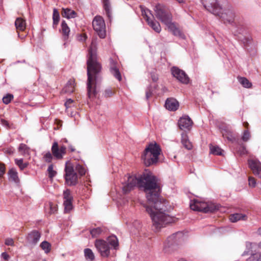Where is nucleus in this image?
I'll use <instances>...</instances> for the list:
<instances>
[{"instance_id":"obj_6","label":"nucleus","mask_w":261,"mask_h":261,"mask_svg":"<svg viewBox=\"0 0 261 261\" xmlns=\"http://www.w3.org/2000/svg\"><path fill=\"white\" fill-rule=\"evenodd\" d=\"M190 208L193 211L207 213L214 212L218 210L219 206L215 204H208L198 200H194L190 204Z\"/></svg>"},{"instance_id":"obj_20","label":"nucleus","mask_w":261,"mask_h":261,"mask_svg":"<svg viewBox=\"0 0 261 261\" xmlns=\"http://www.w3.org/2000/svg\"><path fill=\"white\" fill-rule=\"evenodd\" d=\"M166 25H167L169 30L174 36L182 37V34L176 23L172 22V21H170Z\"/></svg>"},{"instance_id":"obj_2","label":"nucleus","mask_w":261,"mask_h":261,"mask_svg":"<svg viewBox=\"0 0 261 261\" xmlns=\"http://www.w3.org/2000/svg\"><path fill=\"white\" fill-rule=\"evenodd\" d=\"M96 51V42L93 39L88 50L87 61V93L89 98H93L96 95V81L101 71V64L97 61Z\"/></svg>"},{"instance_id":"obj_41","label":"nucleus","mask_w":261,"mask_h":261,"mask_svg":"<svg viewBox=\"0 0 261 261\" xmlns=\"http://www.w3.org/2000/svg\"><path fill=\"white\" fill-rule=\"evenodd\" d=\"M115 93V90H113L111 88H108L105 90L103 94L105 97L109 98L111 97L113 95H114Z\"/></svg>"},{"instance_id":"obj_12","label":"nucleus","mask_w":261,"mask_h":261,"mask_svg":"<svg viewBox=\"0 0 261 261\" xmlns=\"http://www.w3.org/2000/svg\"><path fill=\"white\" fill-rule=\"evenodd\" d=\"M95 246L101 255L103 257H107L110 254V247L108 243L102 240H96Z\"/></svg>"},{"instance_id":"obj_63","label":"nucleus","mask_w":261,"mask_h":261,"mask_svg":"<svg viewBox=\"0 0 261 261\" xmlns=\"http://www.w3.org/2000/svg\"><path fill=\"white\" fill-rule=\"evenodd\" d=\"M257 246L258 248L260 250H261V241H260V242H258V243H257Z\"/></svg>"},{"instance_id":"obj_29","label":"nucleus","mask_w":261,"mask_h":261,"mask_svg":"<svg viewBox=\"0 0 261 261\" xmlns=\"http://www.w3.org/2000/svg\"><path fill=\"white\" fill-rule=\"evenodd\" d=\"M222 136L228 140L232 141L234 139V136L232 131L227 129H224L222 130Z\"/></svg>"},{"instance_id":"obj_5","label":"nucleus","mask_w":261,"mask_h":261,"mask_svg":"<svg viewBox=\"0 0 261 261\" xmlns=\"http://www.w3.org/2000/svg\"><path fill=\"white\" fill-rule=\"evenodd\" d=\"M154 11L156 17L165 25L170 21H172V14L165 6L158 4L155 6Z\"/></svg>"},{"instance_id":"obj_59","label":"nucleus","mask_w":261,"mask_h":261,"mask_svg":"<svg viewBox=\"0 0 261 261\" xmlns=\"http://www.w3.org/2000/svg\"><path fill=\"white\" fill-rule=\"evenodd\" d=\"M256 233L258 236H259L260 237H261V227H259L257 231H256Z\"/></svg>"},{"instance_id":"obj_54","label":"nucleus","mask_w":261,"mask_h":261,"mask_svg":"<svg viewBox=\"0 0 261 261\" xmlns=\"http://www.w3.org/2000/svg\"><path fill=\"white\" fill-rule=\"evenodd\" d=\"M252 41V38L250 37H245L243 40V43L246 46L249 45Z\"/></svg>"},{"instance_id":"obj_17","label":"nucleus","mask_w":261,"mask_h":261,"mask_svg":"<svg viewBox=\"0 0 261 261\" xmlns=\"http://www.w3.org/2000/svg\"><path fill=\"white\" fill-rule=\"evenodd\" d=\"M70 163L73 166L74 171L76 174L77 173L79 176H83L85 174L86 169L82 163L77 161L70 162Z\"/></svg>"},{"instance_id":"obj_51","label":"nucleus","mask_w":261,"mask_h":261,"mask_svg":"<svg viewBox=\"0 0 261 261\" xmlns=\"http://www.w3.org/2000/svg\"><path fill=\"white\" fill-rule=\"evenodd\" d=\"M237 151L240 155H243L247 153V150L244 146H241Z\"/></svg>"},{"instance_id":"obj_7","label":"nucleus","mask_w":261,"mask_h":261,"mask_svg":"<svg viewBox=\"0 0 261 261\" xmlns=\"http://www.w3.org/2000/svg\"><path fill=\"white\" fill-rule=\"evenodd\" d=\"M65 172V178L66 184L70 186L75 185L77 183L78 176L70 162L66 163Z\"/></svg>"},{"instance_id":"obj_52","label":"nucleus","mask_w":261,"mask_h":261,"mask_svg":"<svg viewBox=\"0 0 261 261\" xmlns=\"http://www.w3.org/2000/svg\"><path fill=\"white\" fill-rule=\"evenodd\" d=\"M5 166L3 163H0V177H3V175L5 173Z\"/></svg>"},{"instance_id":"obj_4","label":"nucleus","mask_w":261,"mask_h":261,"mask_svg":"<svg viewBox=\"0 0 261 261\" xmlns=\"http://www.w3.org/2000/svg\"><path fill=\"white\" fill-rule=\"evenodd\" d=\"M161 152L160 146L155 142H151L146 147L142 154L141 159L144 165L149 167L158 163Z\"/></svg>"},{"instance_id":"obj_48","label":"nucleus","mask_w":261,"mask_h":261,"mask_svg":"<svg viewBox=\"0 0 261 261\" xmlns=\"http://www.w3.org/2000/svg\"><path fill=\"white\" fill-rule=\"evenodd\" d=\"M253 260L261 261V252L251 253Z\"/></svg>"},{"instance_id":"obj_24","label":"nucleus","mask_w":261,"mask_h":261,"mask_svg":"<svg viewBox=\"0 0 261 261\" xmlns=\"http://www.w3.org/2000/svg\"><path fill=\"white\" fill-rule=\"evenodd\" d=\"M181 143L183 146L187 149L190 150L192 148V144L189 141L187 133L183 132L181 134Z\"/></svg>"},{"instance_id":"obj_46","label":"nucleus","mask_w":261,"mask_h":261,"mask_svg":"<svg viewBox=\"0 0 261 261\" xmlns=\"http://www.w3.org/2000/svg\"><path fill=\"white\" fill-rule=\"evenodd\" d=\"M13 98V95L12 94H8L3 98V102L7 105L10 102Z\"/></svg>"},{"instance_id":"obj_33","label":"nucleus","mask_w":261,"mask_h":261,"mask_svg":"<svg viewBox=\"0 0 261 261\" xmlns=\"http://www.w3.org/2000/svg\"><path fill=\"white\" fill-rule=\"evenodd\" d=\"M108 243L111 245L114 249H116L118 246V241L115 236H110L108 238Z\"/></svg>"},{"instance_id":"obj_8","label":"nucleus","mask_w":261,"mask_h":261,"mask_svg":"<svg viewBox=\"0 0 261 261\" xmlns=\"http://www.w3.org/2000/svg\"><path fill=\"white\" fill-rule=\"evenodd\" d=\"M92 25L94 31L101 38H105L106 36L105 22L101 16H95L92 21Z\"/></svg>"},{"instance_id":"obj_49","label":"nucleus","mask_w":261,"mask_h":261,"mask_svg":"<svg viewBox=\"0 0 261 261\" xmlns=\"http://www.w3.org/2000/svg\"><path fill=\"white\" fill-rule=\"evenodd\" d=\"M49 207L50 214H54L55 212L57 211L58 206L57 204H54L51 202H49Z\"/></svg>"},{"instance_id":"obj_50","label":"nucleus","mask_w":261,"mask_h":261,"mask_svg":"<svg viewBox=\"0 0 261 261\" xmlns=\"http://www.w3.org/2000/svg\"><path fill=\"white\" fill-rule=\"evenodd\" d=\"M249 185L252 187H255L256 185V180L253 177H249L248 178Z\"/></svg>"},{"instance_id":"obj_60","label":"nucleus","mask_w":261,"mask_h":261,"mask_svg":"<svg viewBox=\"0 0 261 261\" xmlns=\"http://www.w3.org/2000/svg\"><path fill=\"white\" fill-rule=\"evenodd\" d=\"M243 126L246 128V129H248L249 124L247 122H244L243 123Z\"/></svg>"},{"instance_id":"obj_45","label":"nucleus","mask_w":261,"mask_h":261,"mask_svg":"<svg viewBox=\"0 0 261 261\" xmlns=\"http://www.w3.org/2000/svg\"><path fill=\"white\" fill-rule=\"evenodd\" d=\"M251 137L250 133L248 129H246L244 131L242 139L244 142H247L249 140Z\"/></svg>"},{"instance_id":"obj_47","label":"nucleus","mask_w":261,"mask_h":261,"mask_svg":"<svg viewBox=\"0 0 261 261\" xmlns=\"http://www.w3.org/2000/svg\"><path fill=\"white\" fill-rule=\"evenodd\" d=\"M75 103L74 101L71 99H68L65 102V107H66V109H68V108H71L72 107L74 106V103Z\"/></svg>"},{"instance_id":"obj_62","label":"nucleus","mask_w":261,"mask_h":261,"mask_svg":"<svg viewBox=\"0 0 261 261\" xmlns=\"http://www.w3.org/2000/svg\"><path fill=\"white\" fill-rule=\"evenodd\" d=\"M6 152L9 154H12L13 153V151H12L11 149H8L6 150Z\"/></svg>"},{"instance_id":"obj_32","label":"nucleus","mask_w":261,"mask_h":261,"mask_svg":"<svg viewBox=\"0 0 261 261\" xmlns=\"http://www.w3.org/2000/svg\"><path fill=\"white\" fill-rule=\"evenodd\" d=\"M238 81L240 84L245 88H250L252 87V84L249 81L244 77H238Z\"/></svg>"},{"instance_id":"obj_61","label":"nucleus","mask_w":261,"mask_h":261,"mask_svg":"<svg viewBox=\"0 0 261 261\" xmlns=\"http://www.w3.org/2000/svg\"><path fill=\"white\" fill-rule=\"evenodd\" d=\"M151 77L152 81L154 82H156L158 80V77L155 75H152Z\"/></svg>"},{"instance_id":"obj_58","label":"nucleus","mask_w":261,"mask_h":261,"mask_svg":"<svg viewBox=\"0 0 261 261\" xmlns=\"http://www.w3.org/2000/svg\"><path fill=\"white\" fill-rule=\"evenodd\" d=\"M87 39V36L86 35V34H83V35H82L81 36V39L80 40H82V41H85Z\"/></svg>"},{"instance_id":"obj_55","label":"nucleus","mask_w":261,"mask_h":261,"mask_svg":"<svg viewBox=\"0 0 261 261\" xmlns=\"http://www.w3.org/2000/svg\"><path fill=\"white\" fill-rule=\"evenodd\" d=\"M1 124L3 126H5L6 128H11V126L8 121H7L4 119H1Z\"/></svg>"},{"instance_id":"obj_14","label":"nucleus","mask_w":261,"mask_h":261,"mask_svg":"<svg viewBox=\"0 0 261 261\" xmlns=\"http://www.w3.org/2000/svg\"><path fill=\"white\" fill-rule=\"evenodd\" d=\"M141 180V175L139 177L135 176H130L128 177L127 184L123 187V191L126 193L131 191L134 187L138 186L140 188V180Z\"/></svg>"},{"instance_id":"obj_25","label":"nucleus","mask_w":261,"mask_h":261,"mask_svg":"<svg viewBox=\"0 0 261 261\" xmlns=\"http://www.w3.org/2000/svg\"><path fill=\"white\" fill-rule=\"evenodd\" d=\"M9 179L10 181H14L15 183L19 182L18 176V173L15 169L12 168L8 171Z\"/></svg>"},{"instance_id":"obj_38","label":"nucleus","mask_w":261,"mask_h":261,"mask_svg":"<svg viewBox=\"0 0 261 261\" xmlns=\"http://www.w3.org/2000/svg\"><path fill=\"white\" fill-rule=\"evenodd\" d=\"M72 200L64 201V211L65 213L69 212L72 208Z\"/></svg>"},{"instance_id":"obj_23","label":"nucleus","mask_w":261,"mask_h":261,"mask_svg":"<svg viewBox=\"0 0 261 261\" xmlns=\"http://www.w3.org/2000/svg\"><path fill=\"white\" fill-rule=\"evenodd\" d=\"M247 219V216L245 214L236 213L231 214L229 216V220L233 223L236 222L240 220H245Z\"/></svg>"},{"instance_id":"obj_37","label":"nucleus","mask_w":261,"mask_h":261,"mask_svg":"<svg viewBox=\"0 0 261 261\" xmlns=\"http://www.w3.org/2000/svg\"><path fill=\"white\" fill-rule=\"evenodd\" d=\"M15 163L19 167L21 170H23L28 166V163H23L22 159H15Z\"/></svg>"},{"instance_id":"obj_35","label":"nucleus","mask_w":261,"mask_h":261,"mask_svg":"<svg viewBox=\"0 0 261 261\" xmlns=\"http://www.w3.org/2000/svg\"><path fill=\"white\" fill-rule=\"evenodd\" d=\"M85 256L87 259L92 261L94 259L95 256L92 250L89 248H86L84 250Z\"/></svg>"},{"instance_id":"obj_57","label":"nucleus","mask_w":261,"mask_h":261,"mask_svg":"<svg viewBox=\"0 0 261 261\" xmlns=\"http://www.w3.org/2000/svg\"><path fill=\"white\" fill-rule=\"evenodd\" d=\"M2 257L5 260L8 261L10 258V256L6 252H3L2 253Z\"/></svg>"},{"instance_id":"obj_27","label":"nucleus","mask_w":261,"mask_h":261,"mask_svg":"<svg viewBox=\"0 0 261 261\" xmlns=\"http://www.w3.org/2000/svg\"><path fill=\"white\" fill-rule=\"evenodd\" d=\"M61 33L65 39L68 38L70 29L66 23L65 21H62L61 23Z\"/></svg>"},{"instance_id":"obj_10","label":"nucleus","mask_w":261,"mask_h":261,"mask_svg":"<svg viewBox=\"0 0 261 261\" xmlns=\"http://www.w3.org/2000/svg\"><path fill=\"white\" fill-rule=\"evenodd\" d=\"M110 70L113 76L119 81L122 80L121 75L118 68V58L115 56L110 58Z\"/></svg>"},{"instance_id":"obj_64","label":"nucleus","mask_w":261,"mask_h":261,"mask_svg":"<svg viewBox=\"0 0 261 261\" xmlns=\"http://www.w3.org/2000/svg\"><path fill=\"white\" fill-rule=\"evenodd\" d=\"M69 149H70V150H71V152H73L75 150V148L73 147H72V146H70L69 147Z\"/></svg>"},{"instance_id":"obj_43","label":"nucleus","mask_w":261,"mask_h":261,"mask_svg":"<svg viewBox=\"0 0 261 261\" xmlns=\"http://www.w3.org/2000/svg\"><path fill=\"white\" fill-rule=\"evenodd\" d=\"M53 155L49 151L45 153L43 155V160L45 162L50 163L53 158Z\"/></svg>"},{"instance_id":"obj_1","label":"nucleus","mask_w":261,"mask_h":261,"mask_svg":"<svg viewBox=\"0 0 261 261\" xmlns=\"http://www.w3.org/2000/svg\"><path fill=\"white\" fill-rule=\"evenodd\" d=\"M140 182V188L143 189L148 202V204L145 205L146 211L150 215L155 227L161 228L170 222L171 218L164 213L166 201L160 197V180L150 171L146 170L141 175Z\"/></svg>"},{"instance_id":"obj_21","label":"nucleus","mask_w":261,"mask_h":261,"mask_svg":"<svg viewBox=\"0 0 261 261\" xmlns=\"http://www.w3.org/2000/svg\"><path fill=\"white\" fill-rule=\"evenodd\" d=\"M75 80L73 79H70L63 88L62 92L63 93H71L73 92L75 90Z\"/></svg>"},{"instance_id":"obj_34","label":"nucleus","mask_w":261,"mask_h":261,"mask_svg":"<svg viewBox=\"0 0 261 261\" xmlns=\"http://www.w3.org/2000/svg\"><path fill=\"white\" fill-rule=\"evenodd\" d=\"M53 27L56 28L60 20L59 13L56 9H54L53 10Z\"/></svg>"},{"instance_id":"obj_9","label":"nucleus","mask_w":261,"mask_h":261,"mask_svg":"<svg viewBox=\"0 0 261 261\" xmlns=\"http://www.w3.org/2000/svg\"><path fill=\"white\" fill-rule=\"evenodd\" d=\"M142 15L147 22L148 25L156 32L160 33L161 27L159 22L154 20V17L150 10L147 9L142 11Z\"/></svg>"},{"instance_id":"obj_44","label":"nucleus","mask_w":261,"mask_h":261,"mask_svg":"<svg viewBox=\"0 0 261 261\" xmlns=\"http://www.w3.org/2000/svg\"><path fill=\"white\" fill-rule=\"evenodd\" d=\"M53 165H50L48 167V169H47V172H48V177L50 178H52L53 177H54L56 174H57V172L56 171H55L53 169Z\"/></svg>"},{"instance_id":"obj_36","label":"nucleus","mask_w":261,"mask_h":261,"mask_svg":"<svg viewBox=\"0 0 261 261\" xmlns=\"http://www.w3.org/2000/svg\"><path fill=\"white\" fill-rule=\"evenodd\" d=\"M40 247L46 253H48L51 250V245L47 241L42 242L40 245Z\"/></svg>"},{"instance_id":"obj_15","label":"nucleus","mask_w":261,"mask_h":261,"mask_svg":"<svg viewBox=\"0 0 261 261\" xmlns=\"http://www.w3.org/2000/svg\"><path fill=\"white\" fill-rule=\"evenodd\" d=\"M248 163L254 175L261 179V163L257 160L250 159Z\"/></svg>"},{"instance_id":"obj_28","label":"nucleus","mask_w":261,"mask_h":261,"mask_svg":"<svg viewBox=\"0 0 261 261\" xmlns=\"http://www.w3.org/2000/svg\"><path fill=\"white\" fill-rule=\"evenodd\" d=\"M210 152L214 155H222L223 150L217 145H211L210 146Z\"/></svg>"},{"instance_id":"obj_18","label":"nucleus","mask_w":261,"mask_h":261,"mask_svg":"<svg viewBox=\"0 0 261 261\" xmlns=\"http://www.w3.org/2000/svg\"><path fill=\"white\" fill-rule=\"evenodd\" d=\"M40 237V233L36 230H34L28 234L27 239L29 243L35 245L39 241Z\"/></svg>"},{"instance_id":"obj_56","label":"nucleus","mask_w":261,"mask_h":261,"mask_svg":"<svg viewBox=\"0 0 261 261\" xmlns=\"http://www.w3.org/2000/svg\"><path fill=\"white\" fill-rule=\"evenodd\" d=\"M152 95V92L150 88H148L146 91V98L148 99L150 97H151Z\"/></svg>"},{"instance_id":"obj_13","label":"nucleus","mask_w":261,"mask_h":261,"mask_svg":"<svg viewBox=\"0 0 261 261\" xmlns=\"http://www.w3.org/2000/svg\"><path fill=\"white\" fill-rule=\"evenodd\" d=\"M171 73L174 77L183 84H187L189 82V78L183 70L178 67H173L171 68Z\"/></svg>"},{"instance_id":"obj_3","label":"nucleus","mask_w":261,"mask_h":261,"mask_svg":"<svg viewBox=\"0 0 261 261\" xmlns=\"http://www.w3.org/2000/svg\"><path fill=\"white\" fill-rule=\"evenodd\" d=\"M202 3L208 11L220 17L224 23L233 22L236 15L233 9H224L222 12V9L217 0H202Z\"/></svg>"},{"instance_id":"obj_53","label":"nucleus","mask_w":261,"mask_h":261,"mask_svg":"<svg viewBox=\"0 0 261 261\" xmlns=\"http://www.w3.org/2000/svg\"><path fill=\"white\" fill-rule=\"evenodd\" d=\"M5 244L8 246H13L14 245V240L12 238H7L5 240Z\"/></svg>"},{"instance_id":"obj_40","label":"nucleus","mask_w":261,"mask_h":261,"mask_svg":"<svg viewBox=\"0 0 261 261\" xmlns=\"http://www.w3.org/2000/svg\"><path fill=\"white\" fill-rule=\"evenodd\" d=\"M63 198L64 199V201L73 200L72 196L71 195L70 191L69 189H67L64 191Z\"/></svg>"},{"instance_id":"obj_11","label":"nucleus","mask_w":261,"mask_h":261,"mask_svg":"<svg viewBox=\"0 0 261 261\" xmlns=\"http://www.w3.org/2000/svg\"><path fill=\"white\" fill-rule=\"evenodd\" d=\"M51 150L54 157L57 160L62 159L66 152V147L64 145L59 146L57 142L53 143Z\"/></svg>"},{"instance_id":"obj_39","label":"nucleus","mask_w":261,"mask_h":261,"mask_svg":"<svg viewBox=\"0 0 261 261\" xmlns=\"http://www.w3.org/2000/svg\"><path fill=\"white\" fill-rule=\"evenodd\" d=\"M102 230L100 227L93 228L90 230V233L92 237L96 238L101 233Z\"/></svg>"},{"instance_id":"obj_26","label":"nucleus","mask_w":261,"mask_h":261,"mask_svg":"<svg viewBox=\"0 0 261 261\" xmlns=\"http://www.w3.org/2000/svg\"><path fill=\"white\" fill-rule=\"evenodd\" d=\"M61 15L63 17H65L68 19L74 18L76 16V12L68 8L62 9Z\"/></svg>"},{"instance_id":"obj_31","label":"nucleus","mask_w":261,"mask_h":261,"mask_svg":"<svg viewBox=\"0 0 261 261\" xmlns=\"http://www.w3.org/2000/svg\"><path fill=\"white\" fill-rule=\"evenodd\" d=\"M103 8L108 17L110 19L111 17V5L109 0H102Z\"/></svg>"},{"instance_id":"obj_19","label":"nucleus","mask_w":261,"mask_h":261,"mask_svg":"<svg viewBox=\"0 0 261 261\" xmlns=\"http://www.w3.org/2000/svg\"><path fill=\"white\" fill-rule=\"evenodd\" d=\"M165 107L167 109L170 111H176L178 107L179 104L178 101L174 98H167L165 104Z\"/></svg>"},{"instance_id":"obj_22","label":"nucleus","mask_w":261,"mask_h":261,"mask_svg":"<svg viewBox=\"0 0 261 261\" xmlns=\"http://www.w3.org/2000/svg\"><path fill=\"white\" fill-rule=\"evenodd\" d=\"M15 25L17 32L24 31L26 27L25 20L22 18H17L15 22ZM19 35V33H18Z\"/></svg>"},{"instance_id":"obj_16","label":"nucleus","mask_w":261,"mask_h":261,"mask_svg":"<svg viewBox=\"0 0 261 261\" xmlns=\"http://www.w3.org/2000/svg\"><path fill=\"white\" fill-rule=\"evenodd\" d=\"M193 124V121L188 116H184L181 117L178 122L179 128L181 130H190Z\"/></svg>"},{"instance_id":"obj_30","label":"nucleus","mask_w":261,"mask_h":261,"mask_svg":"<svg viewBox=\"0 0 261 261\" xmlns=\"http://www.w3.org/2000/svg\"><path fill=\"white\" fill-rule=\"evenodd\" d=\"M257 245V244H256L255 243L249 242H247L246 244V246L248 251H244L243 254V255H248L250 252H251V253H253L252 252L253 251L254 249L256 247Z\"/></svg>"},{"instance_id":"obj_42","label":"nucleus","mask_w":261,"mask_h":261,"mask_svg":"<svg viewBox=\"0 0 261 261\" xmlns=\"http://www.w3.org/2000/svg\"><path fill=\"white\" fill-rule=\"evenodd\" d=\"M18 150L19 151L24 154L29 153V148L25 144L21 143L19 145Z\"/></svg>"}]
</instances>
